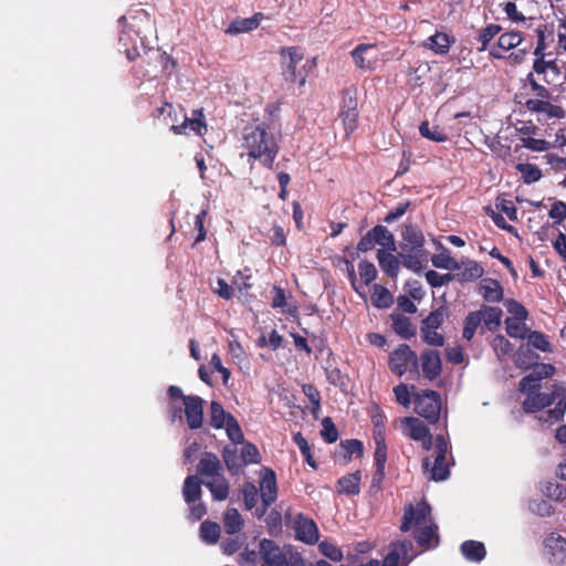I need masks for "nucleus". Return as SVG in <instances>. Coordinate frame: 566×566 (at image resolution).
Masks as SVG:
<instances>
[{
	"mask_svg": "<svg viewBox=\"0 0 566 566\" xmlns=\"http://www.w3.org/2000/svg\"><path fill=\"white\" fill-rule=\"evenodd\" d=\"M447 317V311L443 307H440L436 311H432L423 321L421 328H432L438 329L444 322Z\"/></svg>",
	"mask_w": 566,
	"mask_h": 566,
	"instance_id": "obj_46",
	"label": "nucleus"
},
{
	"mask_svg": "<svg viewBox=\"0 0 566 566\" xmlns=\"http://www.w3.org/2000/svg\"><path fill=\"white\" fill-rule=\"evenodd\" d=\"M537 358L538 356L534 355L530 348L521 346L515 357V365L518 368L528 369Z\"/></svg>",
	"mask_w": 566,
	"mask_h": 566,
	"instance_id": "obj_48",
	"label": "nucleus"
},
{
	"mask_svg": "<svg viewBox=\"0 0 566 566\" xmlns=\"http://www.w3.org/2000/svg\"><path fill=\"white\" fill-rule=\"evenodd\" d=\"M296 537L307 544H314L318 541V530L313 520L300 517L296 524Z\"/></svg>",
	"mask_w": 566,
	"mask_h": 566,
	"instance_id": "obj_22",
	"label": "nucleus"
},
{
	"mask_svg": "<svg viewBox=\"0 0 566 566\" xmlns=\"http://www.w3.org/2000/svg\"><path fill=\"white\" fill-rule=\"evenodd\" d=\"M222 465L219 458L212 452H205L197 465V472L207 479L221 474Z\"/></svg>",
	"mask_w": 566,
	"mask_h": 566,
	"instance_id": "obj_15",
	"label": "nucleus"
},
{
	"mask_svg": "<svg viewBox=\"0 0 566 566\" xmlns=\"http://www.w3.org/2000/svg\"><path fill=\"white\" fill-rule=\"evenodd\" d=\"M424 45L436 54L444 55L450 49V39L446 33H436L427 39Z\"/></svg>",
	"mask_w": 566,
	"mask_h": 566,
	"instance_id": "obj_31",
	"label": "nucleus"
},
{
	"mask_svg": "<svg viewBox=\"0 0 566 566\" xmlns=\"http://www.w3.org/2000/svg\"><path fill=\"white\" fill-rule=\"evenodd\" d=\"M430 523H433L431 518V506L427 502L421 501L416 506L409 504L405 509L400 530L408 532L411 525L418 528Z\"/></svg>",
	"mask_w": 566,
	"mask_h": 566,
	"instance_id": "obj_6",
	"label": "nucleus"
},
{
	"mask_svg": "<svg viewBox=\"0 0 566 566\" xmlns=\"http://www.w3.org/2000/svg\"><path fill=\"white\" fill-rule=\"evenodd\" d=\"M389 366L391 371L400 377L408 369L417 370L418 356L407 344H401L391 353Z\"/></svg>",
	"mask_w": 566,
	"mask_h": 566,
	"instance_id": "obj_5",
	"label": "nucleus"
},
{
	"mask_svg": "<svg viewBox=\"0 0 566 566\" xmlns=\"http://www.w3.org/2000/svg\"><path fill=\"white\" fill-rule=\"evenodd\" d=\"M227 434L233 443H242L243 432L234 417H229V422L224 424Z\"/></svg>",
	"mask_w": 566,
	"mask_h": 566,
	"instance_id": "obj_53",
	"label": "nucleus"
},
{
	"mask_svg": "<svg viewBox=\"0 0 566 566\" xmlns=\"http://www.w3.org/2000/svg\"><path fill=\"white\" fill-rule=\"evenodd\" d=\"M185 416L190 429H199L203 422V399L199 396L184 398Z\"/></svg>",
	"mask_w": 566,
	"mask_h": 566,
	"instance_id": "obj_12",
	"label": "nucleus"
},
{
	"mask_svg": "<svg viewBox=\"0 0 566 566\" xmlns=\"http://www.w3.org/2000/svg\"><path fill=\"white\" fill-rule=\"evenodd\" d=\"M438 526L434 523L416 528L415 537L417 543L422 547H433L438 543Z\"/></svg>",
	"mask_w": 566,
	"mask_h": 566,
	"instance_id": "obj_25",
	"label": "nucleus"
},
{
	"mask_svg": "<svg viewBox=\"0 0 566 566\" xmlns=\"http://www.w3.org/2000/svg\"><path fill=\"white\" fill-rule=\"evenodd\" d=\"M200 537L207 544H216L220 537V526L210 521L200 525Z\"/></svg>",
	"mask_w": 566,
	"mask_h": 566,
	"instance_id": "obj_38",
	"label": "nucleus"
},
{
	"mask_svg": "<svg viewBox=\"0 0 566 566\" xmlns=\"http://www.w3.org/2000/svg\"><path fill=\"white\" fill-rule=\"evenodd\" d=\"M205 485L211 492L214 501H224L229 495V483L222 474L209 479Z\"/></svg>",
	"mask_w": 566,
	"mask_h": 566,
	"instance_id": "obj_24",
	"label": "nucleus"
},
{
	"mask_svg": "<svg viewBox=\"0 0 566 566\" xmlns=\"http://www.w3.org/2000/svg\"><path fill=\"white\" fill-rule=\"evenodd\" d=\"M460 268H461L460 276H461V280H463V281L478 280L484 273L483 268L475 261L463 262L460 265Z\"/></svg>",
	"mask_w": 566,
	"mask_h": 566,
	"instance_id": "obj_39",
	"label": "nucleus"
},
{
	"mask_svg": "<svg viewBox=\"0 0 566 566\" xmlns=\"http://www.w3.org/2000/svg\"><path fill=\"white\" fill-rule=\"evenodd\" d=\"M400 422L402 424V433L412 440H422L430 433L428 427L418 418L406 417L400 419Z\"/></svg>",
	"mask_w": 566,
	"mask_h": 566,
	"instance_id": "obj_16",
	"label": "nucleus"
},
{
	"mask_svg": "<svg viewBox=\"0 0 566 566\" xmlns=\"http://www.w3.org/2000/svg\"><path fill=\"white\" fill-rule=\"evenodd\" d=\"M262 566H304L302 555L292 546H279L272 539H262L259 543Z\"/></svg>",
	"mask_w": 566,
	"mask_h": 566,
	"instance_id": "obj_2",
	"label": "nucleus"
},
{
	"mask_svg": "<svg viewBox=\"0 0 566 566\" xmlns=\"http://www.w3.org/2000/svg\"><path fill=\"white\" fill-rule=\"evenodd\" d=\"M492 347L499 358L507 356L513 349L512 344L503 335H496L493 338Z\"/></svg>",
	"mask_w": 566,
	"mask_h": 566,
	"instance_id": "obj_57",
	"label": "nucleus"
},
{
	"mask_svg": "<svg viewBox=\"0 0 566 566\" xmlns=\"http://www.w3.org/2000/svg\"><path fill=\"white\" fill-rule=\"evenodd\" d=\"M260 560H261L260 551L256 552V551L245 549L239 556L240 566H256Z\"/></svg>",
	"mask_w": 566,
	"mask_h": 566,
	"instance_id": "obj_64",
	"label": "nucleus"
},
{
	"mask_svg": "<svg viewBox=\"0 0 566 566\" xmlns=\"http://www.w3.org/2000/svg\"><path fill=\"white\" fill-rule=\"evenodd\" d=\"M544 554L552 564H563L566 559V539L552 533L544 542Z\"/></svg>",
	"mask_w": 566,
	"mask_h": 566,
	"instance_id": "obj_13",
	"label": "nucleus"
},
{
	"mask_svg": "<svg viewBox=\"0 0 566 566\" xmlns=\"http://www.w3.org/2000/svg\"><path fill=\"white\" fill-rule=\"evenodd\" d=\"M412 551L413 544L411 541L405 539L392 543L381 566H407L416 555Z\"/></svg>",
	"mask_w": 566,
	"mask_h": 566,
	"instance_id": "obj_8",
	"label": "nucleus"
},
{
	"mask_svg": "<svg viewBox=\"0 0 566 566\" xmlns=\"http://www.w3.org/2000/svg\"><path fill=\"white\" fill-rule=\"evenodd\" d=\"M375 467L379 469H385L387 461V447L386 440H384L380 436L377 438V443H375Z\"/></svg>",
	"mask_w": 566,
	"mask_h": 566,
	"instance_id": "obj_55",
	"label": "nucleus"
},
{
	"mask_svg": "<svg viewBox=\"0 0 566 566\" xmlns=\"http://www.w3.org/2000/svg\"><path fill=\"white\" fill-rule=\"evenodd\" d=\"M321 434L327 443H333L338 439V431L332 418L326 417L322 420Z\"/></svg>",
	"mask_w": 566,
	"mask_h": 566,
	"instance_id": "obj_51",
	"label": "nucleus"
},
{
	"mask_svg": "<svg viewBox=\"0 0 566 566\" xmlns=\"http://www.w3.org/2000/svg\"><path fill=\"white\" fill-rule=\"evenodd\" d=\"M524 321L525 319L506 318L505 325L507 335L513 338H525L527 336V327Z\"/></svg>",
	"mask_w": 566,
	"mask_h": 566,
	"instance_id": "obj_45",
	"label": "nucleus"
},
{
	"mask_svg": "<svg viewBox=\"0 0 566 566\" xmlns=\"http://www.w3.org/2000/svg\"><path fill=\"white\" fill-rule=\"evenodd\" d=\"M201 482L197 475H188L184 482L182 495L187 504H191L201 497Z\"/></svg>",
	"mask_w": 566,
	"mask_h": 566,
	"instance_id": "obj_27",
	"label": "nucleus"
},
{
	"mask_svg": "<svg viewBox=\"0 0 566 566\" xmlns=\"http://www.w3.org/2000/svg\"><path fill=\"white\" fill-rule=\"evenodd\" d=\"M528 53V48L518 49L515 52H512L510 55H503L497 49L492 48L490 51V55L497 60L509 59L510 62L514 65L521 64L525 61L526 55Z\"/></svg>",
	"mask_w": 566,
	"mask_h": 566,
	"instance_id": "obj_47",
	"label": "nucleus"
},
{
	"mask_svg": "<svg viewBox=\"0 0 566 566\" xmlns=\"http://www.w3.org/2000/svg\"><path fill=\"white\" fill-rule=\"evenodd\" d=\"M461 553L465 559L479 563L485 557L484 544L478 541H465L461 544Z\"/></svg>",
	"mask_w": 566,
	"mask_h": 566,
	"instance_id": "obj_28",
	"label": "nucleus"
},
{
	"mask_svg": "<svg viewBox=\"0 0 566 566\" xmlns=\"http://www.w3.org/2000/svg\"><path fill=\"white\" fill-rule=\"evenodd\" d=\"M240 458L244 464L258 463L260 461V453L252 443H244L241 449Z\"/></svg>",
	"mask_w": 566,
	"mask_h": 566,
	"instance_id": "obj_60",
	"label": "nucleus"
},
{
	"mask_svg": "<svg viewBox=\"0 0 566 566\" xmlns=\"http://www.w3.org/2000/svg\"><path fill=\"white\" fill-rule=\"evenodd\" d=\"M555 400L554 394L539 392L538 390L535 392H530L526 396L523 402V409L525 412H536L549 405H552Z\"/></svg>",
	"mask_w": 566,
	"mask_h": 566,
	"instance_id": "obj_19",
	"label": "nucleus"
},
{
	"mask_svg": "<svg viewBox=\"0 0 566 566\" xmlns=\"http://www.w3.org/2000/svg\"><path fill=\"white\" fill-rule=\"evenodd\" d=\"M399 254L395 255L394 252L379 249L377 251V260L380 269L391 279H396L400 269Z\"/></svg>",
	"mask_w": 566,
	"mask_h": 566,
	"instance_id": "obj_18",
	"label": "nucleus"
},
{
	"mask_svg": "<svg viewBox=\"0 0 566 566\" xmlns=\"http://www.w3.org/2000/svg\"><path fill=\"white\" fill-rule=\"evenodd\" d=\"M371 234L375 237L376 243L381 247V249L390 252L397 251V245L395 241L394 234L381 224H378L371 229Z\"/></svg>",
	"mask_w": 566,
	"mask_h": 566,
	"instance_id": "obj_29",
	"label": "nucleus"
},
{
	"mask_svg": "<svg viewBox=\"0 0 566 566\" xmlns=\"http://www.w3.org/2000/svg\"><path fill=\"white\" fill-rule=\"evenodd\" d=\"M426 256V252H400L399 258L401 259L402 265L413 272H419L422 268L421 259Z\"/></svg>",
	"mask_w": 566,
	"mask_h": 566,
	"instance_id": "obj_41",
	"label": "nucleus"
},
{
	"mask_svg": "<svg viewBox=\"0 0 566 566\" xmlns=\"http://www.w3.org/2000/svg\"><path fill=\"white\" fill-rule=\"evenodd\" d=\"M222 457L228 470L232 473H237L241 467L237 450L226 447L222 451Z\"/></svg>",
	"mask_w": 566,
	"mask_h": 566,
	"instance_id": "obj_52",
	"label": "nucleus"
},
{
	"mask_svg": "<svg viewBox=\"0 0 566 566\" xmlns=\"http://www.w3.org/2000/svg\"><path fill=\"white\" fill-rule=\"evenodd\" d=\"M448 450L449 444L444 437L441 434L437 436L434 440L436 458L433 464L431 465L429 458H426L422 464L424 472L428 473L430 480L439 482L444 481L449 478L450 471L449 465L446 461Z\"/></svg>",
	"mask_w": 566,
	"mask_h": 566,
	"instance_id": "obj_3",
	"label": "nucleus"
},
{
	"mask_svg": "<svg viewBox=\"0 0 566 566\" xmlns=\"http://www.w3.org/2000/svg\"><path fill=\"white\" fill-rule=\"evenodd\" d=\"M360 472L357 471L340 478L337 482L338 492L346 495H356L360 492Z\"/></svg>",
	"mask_w": 566,
	"mask_h": 566,
	"instance_id": "obj_30",
	"label": "nucleus"
},
{
	"mask_svg": "<svg viewBox=\"0 0 566 566\" xmlns=\"http://www.w3.org/2000/svg\"><path fill=\"white\" fill-rule=\"evenodd\" d=\"M302 391L311 401V412L314 416V418L317 419L321 410V394L318 389L314 385L305 384L302 386Z\"/></svg>",
	"mask_w": 566,
	"mask_h": 566,
	"instance_id": "obj_42",
	"label": "nucleus"
},
{
	"mask_svg": "<svg viewBox=\"0 0 566 566\" xmlns=\"http://www.w3.org/2000/svg\"><path fill=\"white\" fill-rule=\"evenodd\" d=\"M478 311L483 316L481 333H483L484 327L490 332H496L500 328L503 316V312L500 307L482 305Z\"/></svg>",
	"mask_w": 566,
	"mask_h": 566,
	"instance_id": "obj_21",
	"label": "nucleus"
},
{
	"mask_svg": "<svg viewBox=\"0 0 566 566\" xmlns=\"http://www.w3.org/2000/svg\"><path fill=\"white\" fill-rule=\"evenodd\" d=\"M242 147L249 157L261 160L266 167L272 166L279 151L273 134L262 124H251L243 128Z\"/></svg>",
	"mask_w": 566,
	"mask_h": 566,
	"instance_id": "obj_1",
	"label": "nucleus"
},
{
	"mask_svg": "<svg viewBox=\"0 0 566 566\" xmlns=\"http://www.w3.org/2000/svg\"><path fill=\"white\" fill-rule=\"evenodd\" d=\"M303 62V54L296 48H286L282 50V67L283 76L286 82L295 83L297 81L296 73L298 72L301 63Z\"/></svg>",
	"mask_w": 566,
	"mask_h": 566,
	"instance_id": "obj_11",
	"label": "nucleus"
},
{
	"mask_svg": "<svg viewBox=\"0 0 566 566\" xmlns=\"http://www.w3.org/2000/svg\"><path fill=\"white\" fill-rule=\"evenodd\" d=\"M400 248L403 252L422 253L426 239L422 230L415 223H406L401 229Z\"/></svg>",
	"mask_w": 566,
	"mask_h": 566,
	"instance_id": "obj_9",
	"label": "nucleus"
},
{
	"mask_svg": "<svg viewBox=\"0 0 566 566\" xmlns=\"http://www.w3.org/2000/svg\"><path fill=\"white\" fill-rule=\"evenodd\" d=\"M548 98H532L525 103L528 111L535 113H544L548 117L560 118L564 115L563 109L559 106L553 105L547 101Z\"/></svg>",
	"mask_w": 566,
	"mask_h": 566,
	"instance_id": "obj_20",
	"label": "nucleus"
},
{
	"mask_svg": "<svg viewBox=\"0 0 566 566\" xmlns=\"http://www.w3.org/2000/svg\"><path fill=\"white\" fill-rule=\"evenodd\" d=\"M415 411L430 423L438 422L441 412V398L434 390H426L415 398Z\"/></svg>",
	"mask_w": 566,
	"mask_h": 566,
	"instance_id": "obj_4",
	"label": "nucleus"
},
{
	"mask_svg": "<svg viewBox=\"0 0 566 566\" xmlns=\"http://www.w3.org/2000/svg\"><path fill=\"white\" fill-rule=\"evenodd\" d=\"M392 328L405 339H409L416 335L417 328L411 319L402 314H392Z\"/></svg>",
	"mask_w": 566,
	"mask_h": 566,
	"instance_id": "obj_26",
	"label": "nucleus"
},
{
	"mask_svg": "<svg viewBox=\"0 0 566 566\" xmlns=\"http://www.w3.org/2000/svg\"><path fill=\"white\" fill-rule=\"evenodd\" d=\"M260 494L263 506L262 509H256V514L262 516L277 497L276 475L271 469L264 468L261 472Z\"/></svg>",
	"mask_w": 566,
	"mask_h": 566,
	"instance_id": "obj_7",
	"label": "nucleus"
},
{
	"mask_svg": "<svg viewBox=\"0 0 566 566\" xmlns=\"http://www.w3.org/2000/svg\"><path fill=\"white\" fill-rule=\"evenodd\" d=\"M259 19L258 15L234 20L232 21L226 30V33L235 35L243 32H249L258 28Z\"/></svg>",
	"mask_w": 566,
	"mask_h": 566,
	"instance_id": "obj_33",
	"label": "nucleus"
},
{
	"mask_svg": "<svg viewBox=\"0 0 566 566\" xmlns=\"http://www.w3.org/2000/svg\"><path fill=\"white\" fill-rule=\"evenodd\" d=\"M318 548L325 557L329 558L333 562H339L343 558L342 551L336 545L329 542L324 541L319 543Z\"/></svg>",
	"mask_w": 566,
	"mask_h": 566,
	"instance_id": "obj_59",
	"label": "nucleus"
},
{
	"mask_svg": "<svg viewBox=\"0 0 566 566\" xmlns=\"http://www.w3.org/2000/svg\"><path fill=\"white\" fill-rule=\"evenodd\" d=\"M358 271L360 279L364 281L366 285H369L377 277L376 266L368 261L359 262Z\"/></svg>",
	"mask_w": 566,
	"mask_h": 566,
	"instance_id": "obj_56",
	"label": "nucleus"
},
{
	"mask_svg": "<svg viewBox=\"0 0 566 566\" xmlns=\"http://www.w3.org/2000/svg\"><path fill=\"white\" fill-rule=\"evenodd\" d=\"M392 301L394 297L386 287L378 284L374 286V292L371 295V302L374 306L378 308H387L392 304Z\"/></svg>",
	"mask_w": 566,
	"mask_h": 566,
	"instance_id": "obj_37",
	"label": "nucleus"
},
{
	"mask_svg": "<svg viewBox=\"0 0 566 566\" xmlns=\"http://www.w3.org/2000/svg\"><path fill=\"white\" fill-rule=\"evenodd\" d=\"M565 411H566V396L562 400H559L553 409L548 410L545 413L546 417L544 418V420L547 422H551V423L556 422L564 417Z\"/></svg>",
	"mask_w": 566,
	"mask_h": 566,
	"instance_id": "obj_62",
	"label": "nucleus"
},
{
	"mask_svg": "<svg viewBox=\"0 0 566 566\" xmlns=\"http://www.w3.org/2000/svg\"><path fill=\"white\" fill-rule=\"evenodd\" d=\"M188 127L197 135H202V132L207 129L206 124L200 118L189 119L186 117L181 125H172L171 130H174L175 134H184Z\"/></svg>",
	"mask_w": 566,
	"mask_h": 566,
	"instance_id": "obj_43",
	"label": "nucleus"
},
{
	"mask_svg": "<svg viewBox=\"0 0 566 566\" xmlns=\"http://www.w3.org/2000/svg\"><path fill=\"white\" fill-rule=\"evenodd\" d=\"M548 216L554 220V223L559 224L566 219V203L557 200L553 203Z\"/></svg>",
	"mask_w": 566,
	"mask_h": 566,
	"instance_id": "obj_63",
	"label": "nucleus"
},
{
	"mask_svg": "<svg viewBox=\"0 0 566 566\" xmlns=\"http://www.w3.org/2000/svg\"><path fill=\"white\" fill-rule=\"evenodd\" d=\"M502 28L497 24H489L486 25L478 36V41L482 44L481 51L485 50L488 44L493 40V38L501 32Z\"/></svg>",
	"mask_w": 566,
	"mask_h": 566,
	"instance_id": "obj_54",
	"label": "nucleus"
},
{
	"mask_svg": "<svg viewBox=\"0 0 566 566\" xmlns=\"http://www.w3.org/2000/svg\"><path fill=\"white\" fill-rule=\"evenodd\" d=\"M528 344L532 345L534 348L539 349L542 352H552L551 343L548 342L547 337L539 332H531L527 335Z\"/></svg>",
	"mask_w": 566,
	"mask_h": 566,
	"instance_id": "obj_49",
	"label": "nucleus"
},
{
	"mask_svg": "<svg viewBox=\"0 0 566 566\" xmlns=\"http://www.w3.org/2000/svg\"><path fill=\"white\" fill-rule=\"evenodd\" d=\"M432 264L436 266V268H439V269H446V270H452V271H455V270H460V264L458 263V261L444 253H440V254H436L432 256Z\"/></svg>",
	"mask_w": 566,
	"mask_h": 566,
	"instance_id": "obj_50",
	"label": "nucleus"
},
{
	"mask_svg": "<svg viewBox=\"0 0 566 566\" xmlns=\"http://www.w3.org/2000/svg\"><path fill=\"white\" fill-rule=\"evenodd\" d=\"M523 40H524V38H523L522 33L518 31L505 32L500 35L496 49L499 51H500V49L509 51V50L517 48L523 42Z\"/></svg>",
	"mask_w": 566,
	"mask_h": 566,
	"instance_id": "obj_36",
	"label": "nucleus"
},
{
	"mask_svg": "<svg viewBox=\"0 0 566 566\" xmlns=\"http://www.w3.org/2000/svg\"><path fill=\"white\" fill-rule=\"evenodd\" d=\"M229 417H233L232 415L224 411L223 407L217 402L212 401L210 405V421L213 428L220 429L223 428L226 423L229 422Z\"/></svg>",
	"mask_w": 566,
	"mask_h": 566,
	"instance_id": "obj_35",
	"label": "nucleus"
},
{
	"mask_svg": "<svg viewBox=\"0 0 566 566\" xmlns=\"http://www.w3.org/2000/svg\"><path fill=\"white\" fill-rule=\"evenodd\" d=\"M376 46L373 44H359L352 51L355 64L359 69H371L376 61Z\"/></svg>",
	"mask_w": 566,
	"mask_h": 566,
	"instance_id": "obj_17",
	"label": "nucleus"
},
{
	"mask_svg": "<svg viewBox=\"0 0 566 566\" xmlns=\"http://www.w3.org/2000/svg\"><path fill=\"white\" fill-rule=\"evenodd\" d=\"M483 316L479 311L470 312L464 318L462 337L470 342L478 328L481 326Z\"/></svg>",
	"mask_w": 566,
	"mask_h": 566,
	"instance_id": "obj_32",
	"label": "nucleus"
},
{
	"mask_svg": "<svg viewBox=\"0 0 566 566\" xmlns=\"http://www.w3.org/2000/svg\"><path fill=\"white\" fill-rule=\"evenodd\" d=\"M505 306L507 312L512 315V319H526L527 311L526 308L518 303L517 301L511 298L505 301Z\"/></svg>",
	"mask_w": 566,
	"mask_h": 566,
	"instance_id": "obj_61",
	"label": "nucleus"
},
{
	"mask_svg": "<svg viewBox=\"0 0 566 566\" xmlns=\"http://www.w3.org/2000/svg\"><path fill=\"white\" fill-rule=\"evenodd\" d=\"M516 169L522 174L523 181L527 185L538 181L542 177V171L532 164H518Z\"/></svg>",
	"mask_w": 566,
	"mask_h": 566,
	"instance_id": "obj_44",
	"label": "nucleus"
},
{
	"mask_svg": "<svg viewBox=\"0 0 566 566\" xmlns=\"http://www.w3.org/2000/svg\"><path fill=\"white\" fill-rule=\"evenodd\" d=\"M224 530L228 534H237L243 526V520L237 509H228L223 518Z\"/></svg>",
	"mask_w": 566,
	"mask_h": 566,
	"instance_id": "obj_34",
	"label": "nucleus"
},
{
	"mask_svg": "<svg viewBox=\"0 0 566 566\" xmlns=\"http://www.w3.org/2000/svg\"><path fill=\"white\" fill-rule=\"evenodd\" d=\"M357 92L355 88H348L344 92L340 117L343 119L345 130L350 134L357 125Z\"/></svg>",
	"mask_w": 566,
	"mask_h": 566,
	"instance_id": "obj_10",
	"label": "nucleus"
},
{
	"mask_svg": "<svg viewBox=\"0 0 566 566\" xmlns=\"http://www.w3.org/2000/svg\"><path fill=\"white\" fill-rule=\"evenodd\" d=\"M421 367L426 378L432 380L441 373L442 364L440 354L434 349H427L421 354Z\"/></svg>",
	"mask_w": 566,
	"mask_h": 566,
	"instance_id": "obj_14",
	"label": "nucleus"
},
{
	"mask_svg": "<svg viewBox=\"0 0 566 566\" xmlns=\"http://www.w3.org/2000/svg\"><path fill=\"white\" fill-rule=\"evenodd\" d=\"M243 501L247 510H252L258 502V490L255 485L251 482H247L243 485Z\"/></svg>",
	"mask_w": 566,
	"mask_h": 566,
	"instance_id": "obj_58",
	"label": "nucleus"
},
{
	"mask_svg": "<svg viewBox=\"0 0 566 566\" xmlns=\"http://www.w3.org/2000/svg\"><path fill=\"white\" fill-rule=\"evenodd\" d=\"M479 293L485 302L499 303L503 300V289L501 284L493 279H483L480 283Z\"/></svg>",
	"mask_w": 566,
	"mask_h": 566,
	"instance_id": "obj_23",
	"label": "nucleus"
},
{
	"mask_svg": "<svg viewBox=\"0 0 566 566\" xmlns=\"http://www.w3.org/2000/svg\"><path fill=\"white\" fill-rule=\"evenodd\" d=\"M420 135L432 142L442 143L448 140V136L439 126H430L429 122L424 120L419 126Z\"/></svg>",
	"mask_w": 566,
	"mask_h": 566,
	"instance_id": "obj_40",
	"label": "nucleus"
}]
</instances>
